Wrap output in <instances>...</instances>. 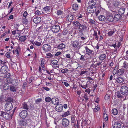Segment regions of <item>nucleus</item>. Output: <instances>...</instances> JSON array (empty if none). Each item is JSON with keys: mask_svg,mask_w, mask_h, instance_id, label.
Masks as SVG:
<instances>
[{"mask_svg": "<svg viewBox=\"0 0 128 128\" xmlns=\"http://www.w3.org/2000/svg\"><path fill=\"white\" fill-rule=\"evenodd\" d=\"M60 30V27L58 25H55L52 26V30L53 32L57 33Z\"/></svg>", "mask_w": 128, "mask_h": 128, "instance_id": "10", "label": "nucleus"}, {"mask_svg": "<svg viewBox=\"0 0 128 128\" xmlns=\"http://www.w3.org/2000/svg\"><path fill=\"white\" fill-rule=\"evenodd\" d=\"M18 37L19 38V40L21 42H24L26 39V36H20V37H19V36Z\"/></svg>", "mask_w": 128, "mask_h": 128, "instance_id": "37", "label": "nucleus"}, {"mask_svg": "<svg viewBox=\"0 0 128 128\" xmlns=\"http://www.w3.org/2000/svg\"><path fill=\"white\" fill-rule=\"evenodd\" d=\"M110 95L106 94L104 96V99L106 101L110 100Z\"/></svg>", "mask_w": 128, "mask_h": 128, "instance_id": "47", "label": "nucleus"}, {"mask_svg": "<svg viewBox=\"0 0 128 128\" xmlns=\"http://www.w3.org/2000/svg\"><path fill=\"white\" fill-rule=\"evenodd\" d=\"M87 83V86H88L89 88L92 86V84L91 82L90 83V81H88L86 82Z\"/></svg>", "mask_w": 128, "mask_h": 128, "instance_id": "60", "label": "nucleus"}, {"mask_svg": "<svg viewBox=\"0 0 128 128\" xmlns=\"http://www.w3.org/2000/svg\"><path fill=\"white\" fill-rule=\"evenodd\" d=\"M112 112L114 115H116L118 113V110L116 108H114L112 109Z\"/></svg>", "mask_w": 128, "mask_h": 128, "instance_id": "43", "label": "nucleus"}, {"mask_svg": "<svg viewBox=\"0 0 128 128\" xmlns=\"http://www.w3.org/2000/svg\"><path fill=\"white\" fill-rule=\"evenodd\" d=\"M10 52H7L6 54V56L8 58H10Z\"/></svg>", "mask_w": 128, "mask_h": 128, "instance_id": "56", "label": "nucleus"}, {"mask_svg": "<svg viewBox=\"0 0 128 128\" xmlns=\"http://www.w3.org/2000/svg\"><path fill=\"white\" fill-rule=\"evenodd\" d=\"M106 18L105 16L104 15H101L98 16L99 20L100 21H104L106 20Z\"/></svg>", "mask_w": 128, "mask_h": 128, "instance_id": "35", "label": "nucleus"}, {"mask_svg": "<svg viewBox=\"0 0 128 128\" xmlns=\"http://www.w3.org/2000/svg\"><path fill=\"white\" fill-rule=\"evenodd\" d=\"M62 125L65 127L68 126L69 124V120L66 118H63L62 120Z\"/></svg>", "mask_w": 128, "mask_h": 128, "instance_id": "15", "label": "nucleus"}, {"mask_svg": "<svg viewBox=\"0 0 128 128\" xmlns=\"http://www.w3.org/2000/svg\"><path fill=\"white\" fill-rule=\"evenodd\" d=\"M22 22V23L26 25L28 23V21L26 18L23 19Z\"/></svg>", "mask_w": 128, "mask_h": 128, "instance_id": "52", "label": "nucleus"}, {"mask_svg": "<svg viewBox=\"0 0 128 128\" xmlns=\"http://www.w3.org/2000/svg\"><path fill=\"white\" fill-rule=\"evenodd\" d=\"M106 20L110 22H112L114 20V18L111 14H108L106 16Z\"/></svg>", "mask_w": 128, "mask_h": 128, "instance_id": "14", "label": "nucleus"}, {"mask_svg": "<svg viewBox=\"0 0 128 128\" xmlns=\"http://www.w3.org/2000/svg\"><path fill=\"white\" fill-rule=\"evenodd\" d=\"M46 56L48 58H51L52 57V55L50 53H49L46 54Z\"/></svg>", "mask_w": 128, "mask_h": 128, "instance_id": "63", "label": "nucleus"}, {"mask_svg": "<svg viewBox=\"0 0 128 128\" xmlns=\"http://www.w3.org/2000/svg\"><path fill=\"white\" fill-rule=\"evenodd\" d=\"M34 44L37 46H40L41 45V43L37 41H35L34 42Z\"/></svg>", "mask_w": 128, "mask_h": 128, "instance_id": "61", "label": "nucleus"}, {"mask_svg": "<svg viewBox=\"0 0 128 128\" xmlns=\"http://www.w3.org/2000/svg\"><path fill=\"white\" fill-rule=\"evenodd\" d=\"M42 48L44 51L48 52L51 50V46L50 45L48 44H44Z\"/></svg>", "mask_w": 128, "mask_h": 128, "instance_id": "12", "label": "nucleus"}, {"mask_svg": "<svg viewBox=\"0 0 128 128\" xmlns=\"http://www.w3.org/2000/svg\"><path fill=\"white\" fill-rule=\"evenodd\" d=\"M100 108L99 106H96L95 108L93 109V111L94 112H96L99 110Z\"/></svg>", "mask_w": 128, "mask_h": 128, "instance_id": "53", "label": "nucleus"}, {"mask_svg": "<svg viewBox=\"0 0 128 128\" xmlns=\"http://www.w3.org/2000/svg\"><path fill=\"white\" fill-rule=\"evenodd\" d=\"M116 8H114V9H113L112 10H111V11L112 13H110L111 14H116V13L117 12H116Z\"/></svg>", "mask_w": 128, "mask_h": 128, "instance_id": "57", "label": "nucleus"}, {"mask_svg": "<svg viewBox=\"0 0 128 128\" xmlns=\"http://www.w3.org/2000/svg\"><path fill=\"white\" fill-rule=\"evenodd\" d=\"M51 102L52 104L57 105L59 104V100L58 98H53L52 99Z\"/></svg>", "mask_w": 128, "mask_h": 128, "instance_id": "20", "label": "nucleus"}, {"mask_svg": "<svg viewBox=\"0 0 128 128\" xmlns=\"http://www.w3.org/2000/svg\"><path fill=\"white\" fill-rule=\"evenodd\" d=\"M42 12L39 11L38 10H37L35 11V14L37 15H40L42 14Z\"/></svg>", "mask_w": 128, "mask_h": 128, "instance_id": "55", "label": "nucleus"}, {"mask_svg": "<svg viewBox=\"0 0 128 128\" xmlns=\"http://www.w3.org/2000/svg\"><path fill=\"white\" fill-rule=\"evenodd\" d=\"M13 108L12 104L10 102H7L5 105V108L7 111L11 110Z\"/></svg>", "mask_w": 128, "mask_h": 128, "instance_id": "6", "label": "nucleus"}, {"mask_svg": "<svg viewBox=\"0 0 128 128\" xmlns=\"http://www.w3.org/2000/svg\"><path fill=\"white\" fill-rule=\"evenodd\" d=\"M10 74L9 73H7L4 76V78H6L5 82L9 84H12L16 86L18 85V83L16 82L18 80H13L10 77Z\"/></svg>", "mask_w": 128, "mask_h": 128, "instance_id": "1", "label": "nucleus"}, {"mask_svg": "<svg viewBox=\"0 0 128 128\" xmlns=\"http://www.w3.org/2000/svg\"><path fill=\"white\" fill-rule=\"evenodd\" d=\"M88 23L92 25H95L96 23L95 21L92 19H90L89 20Z\"/></svg>", "mask_w": 128, "mask_h": 128, "instance_id": "44", "label": "nucleus"}, {"mask_svg": "<svg viewBox=\"0 0 128 128\" xmlns=\"http://www.w3.org/2000/svg\"><path fill=\"white\" fill-rule=\"evenodd\" d=\"M70 114V112L68 110L66 112L64 113L62 115V118H64L68 116Z\"/></svg>", "mask_w": 128, "mask_h": 128, "instance_id": "40", "label": "nucleus"}, {"mask_svg": "<svg viewBox=\"0 0 128 128\" xmlns=\"http://www.w3.org/2000/svg\"><path fill=\"white\" fill-rule=\"evenodd\" d=\"M83 96V98L85 99L86 102L89 99L88 96L86 94H84Z\"/></svg>", "mask_w": 128, "mask_h": 128, "instance_id": "59", "label": "nucleus"}, {"mask_svg": "<svg viewBox=\"0 0 128 128\" xmlns=\"http://www.w3.org/2000/svg\"><path fill=\"white\" fill-rule=\"evenodd\" d=\"M122 17V15L118 13V14H115L114 18V20L117 21L120 20Z\"/></svg>", "mask_w": 128, "mask_h": 128, "instance_id": "24", "label": "nucleus"}, {"mask_svg": "<svg viewBox=\"0 0 128 128\" xmlns=\"http://www.w3.org/2000/svg\"><path fill=\"white\" fill-rule=\"evenodd\" d=\"M10 87V86L9 84L5 82L3 86V89L5 90H8L9 88Z\"/></svg>", "mask_w": 128, "mask_h": 128, "instance_id": "28", "label": "nucleus"}, {"mask_svg": "<svg viewBox=\"0 0 128 128\" xmlns=\"http://www.w3.org/2000/svg\"><path fill=\"white\" fill-rule=\"evenodd\" d=\"M88 26L86 25L83 24H81L80 25L78 28L79 32L83 34V31H85L86 30Z\"/></svg>", "mask_w": 128, "mask_h": 128, "instance_id": "4", "label": "nucleus"}, {"mask_svg": "<svg viewBox=\"0 0 128 128\" xmlns=\"http://www.w3.org/2000/svg\"><path fill=\"white\" fill-rule=\"evenodd\" d=\"M84 48L86 50V54L90 56L92 54V52H93V50L89 49L87 46H86Z\"/></svg>", "mask_w": 128, "mask_h": 128, "instance_id": "18", "label": "nucleus"}, {"mask_svg": "<svg viewBox=\"0 0 128 128\" xmlns=\"http://www.w3.org/2000/svg\"><path fill=\"white\" fill-rule=\"evenodd\" d=\"M72 8L73 10H76L78 9V6L76 4H74L72 5Z\"/></svg>", "mask_w": 128, "mask_h": 128, "instance_id": "38", "label": "nucleus"}, {"mask_svg": "<svg viewBox=\"0 0 128 128\" xmlns=\"http://www.w3.org/2000/svg\"><path fill=\"white\" fill-rule=\"evenodd\" d=\"M4 96L3 95L0 96V106H1L3 102Z\"/></svg>", "mask_w": 128, "mask_h": 128, "instance_id": "54", "label": "nucleus"}, {"mask_svg": "<svg viewBox=\"0 0 128 128\" xmlns=\"http://www.w3.org/2000/svg\"><path fill=\"white\" fill-rule=\"evenodd\" d=\"M122 126L120 123L119 122H115L114 124V128H120Z\"/></svg>", "mask_w": 128, "mask_h": 128, "instance_id": "27", "label": "nucleus"}, {"mask_svg": "<svg viewBox=\"0 0 128 128\" xmlns=\"http://www.w3.org/2000/svg\"><path fill=\"white\" fill-rule=\"evenodd\" d=\"M22 106L23 109L26 110L28 109V106L26 103H23L22 104Z\"/></svg>", "mask_w": 128, "mask_h": 128, "instance_id": "46", "label": "nucleus"}, {"mask_svg": "<svg viewBox=\"0 0 128 128\" xmlns=\"http://www.w3.org/2000/svg\"><path fill=\"white\" fill-rule=\"evenodd\" d=\"M72 23L74 24V26L78 28L80 25L81 24L78 22L77 21H74Z\"/></svg>", "mask_w": 128, "mask_h": 128, "instance_id": "30", "label": "nucleus"}, {"mask_svg": "<svg viewBox=\"0 0 128 128\" xmlns=\"http://www.w3.org/2000/svg\"><path fill=\"white\" fill-rule=\"evenodd\" d=\"M28 114V112L25 110H22L19 113L20 117L22 118H26Z\"/></svg>", "mask_w": 128, "mask_h": 128, "instance_id": "11", "label": "nucleus"}, {"mask_svg": "<svg viewBox=\"0 0 128 128\" xmlns=\"http://www.w3.org/2000/svg\"><path fill=\"white\" fill-rule=\"evenodd\" d=\"M69 70L67 68H65L61 70V72L64 73H67L68 72Z\"/></svg>", "mask_w": 128, "mask_h": 128, "instance_id": "51", "label": "nucleus"}, {"mask_svg": "<svg viewBox=\"0 0 128 128\" xmlns=\"http://www.w3.org/2000/svg\"><path fill=\"white\" fill-rule=\"evenodd\" d=\"M117 96L118 98H121L122 100H125L126 98V96L123 95H122L120 93H118L117 94Z\"/></svg>", "mask_w": 128, "mask_h": 128, "instance_id": "31", "label": "nucleus"}, {"mask_svg": "<svg viewBox=\"0 0 128 128\" xmlns=\"http://www.w3.org/2000/svg\"><path fill=\"white\" fill-rule=\"evenodd\" d=\"M42 98H38L35 101V102L36 104H38L40 103V102H42Z\"/></svg>", "mask_w": 128, "mask_h": 128, "instance_id": "50", "label": "nucleus"}, {"mask_svg": "<svg viewBox=\"0 0 128 128\" xmlns=\"http://www.w3.org/2000/svg\"><path fill=\"white\" fill-rule=\"evenodd\" d=\"M124 72V70L123 69H119L116 72V74L120 75L122 74Z\"/></svg>", "mask_w": 128, "mask_h": 128, "instance_id": "32", "label": "nucleus"}, {"mask_svg": "<svg viewBox=\"0 0 128 128\" xmlns=\"http://www.w3.org/2000/svg\"><path fill=\"white\" fill-rule=\"evenodd\" d=\"M88 12L90 13H92L95 12L96 11V7L89 6L87 8Z\"/></svg>", "mask_w": 128, "mask_h": 128, "instance_id": "8", "label": "nucleus"}, {"mask_svg": "<svg viewBox=\"0 0 128 128\" xmlns=\"http://www.w3.org/2000/svg\"><path fill=\"white\" fill-rule=\"evenodd\" d=\"M44 39L49 44H53L55 42L54 37L50 36L47 35Z\"/></svg>", "mask_w": 128, "mask_h": 128, "instance_id": "3", "label": "nucleus"}, {"mask_svg": "<svg viewBox=\"0 0 128 128\" xmlns=\"http://www.w3.org/2000/svg\"><path fill=\"white\" fill-rule=\"evenodd\" d=\"M10 90L11 92H15L16 91V89L14 86H11L10 87Z\"/></svg>", "mask_w": 128, "mask_h": 128, "instance_id": "42", "label": "nucleus"}, {"mask_svg": "<svg viewBox=\"0 0 128 128\" xmlns=\"http://www.w3.org/2000/svg\"><path fill=\"white\" fill-rule=\"evenodd\" d=\"M18 123L21 126L24 127L28 126L27 121L26 119H22L18 121Z\"/></svg>", "mask_w": 128, "mask_h": 128, "instance_id": "7", "label": "nucleus"}, {"mask_svg": "<svg viewBox=\"0 0 128 128\" xmlns=\"http://www.w3.org/2000/svg\"><path fill=\"white\" fill-rule=\"evenodd\" d=\"M106 57L105 54H102L99 56L98 58L100 61H102L106 58Z\"/></svg>", "mask_w": 128, "mask_h": 128, "instance_id": "23", "label": "nucleus"}, {"mask_svg": "<svg viewBox=\"0 0 128 128\" xmlns=\"http://www.w3.org/2000/svg\"><path fill=\"white\" fill-rule=\"evenodd\" d=\"M113 5L115 8H119L120 3L118 1H116L114 2Z\"/></svg>", "mask_w": 128, "mask_h": 128, "instance_id": "33", "label": "nucleus"}, {"mask_svg": "<svg viewBox=\"0 0 128 128\" xmlns=\"http://www.w3.org/2000/svg\"><path fill=\"white\" fill-rule=\"evenodd\" d=\"M76 116H72L71 117L72 125V124H74L76 123L75 120Z\"/></svg>", "mask_w": 128, "mask_h": 128, "instance_id": "41", "label": "nucleus"}, {"mask_svg": "<svg viewBox=\"0 0 128 128\" xmlns=\"http://www.w3.org/2000/svg\"><path fill=\"white\" fill-rule=\"evenodd\" d=\"M0 116L4 120H10L12 118V115L11 114L8 113L6 112L1 111L0 112Z\"/></svg>", "mask_w": 128, "mask_h": 128, "instance_id": "2", "label": "nucleus"}, {"mask_svg": "<svg viewBox=\"0 0 128 128\" xmlns=\"http://www.w3.org/2000/svg\"><path fill=\"white\" fill-rule=\"evenodd\" d=\"M84 56L81 55V57L80 58V60L83 61H84L85 60V59L84 58Z\"/></svg>", "mask_w": 128, "mask_h": 128, "instance_id": "64", "label": "nucleus"}, {"mask_svg": "<svg viewBox=\"0 0 128 128\" xmlns=\"http://www.w3.org/2000/svg\"><path fill=\"white\" fill-rule=\"evenodd\" d=\"M65 45L63 43H62L59 44L58 46V48L59 49L62 50L65 47Z\"/></svg>", "mask_w": 128, "mask_h": 128, "instance_id": "36", "label": "nucleus"}, {"mask_svg": "<svg viewBox=\"0 0 128 128\" xmlns=\"http://www.w3.org/2000/svg\"><path fill=\"white\" fill-rule=\"evenodd\" d=\"M66 20L68 21L71 22L73 20V16L71 14H69L66 17Z\"/></svg>", "mask_w": 128, "mask_h": 128, "instance_id": "29", "label": "nucleus"}, {"mask_svg": "<svg viewBox=\"0 0 128 128\" xmlns=\"http://www.w3.org/2000/svg\"><path fill=\"white\" fill-rule=\"evenodd\" d=\"M87 83L86 81L81 82L80 86L83 88L86 89L88 87Z\"/></svg>", "mask_w": 128, "mask_h": 128, "instance_id": "25", "label": "nucleus"}, {"mask_svg": "<svg viewBox=\"0 0 128 128\" xmlns=\"http://www.w3.org/2000/svg\"><path fill=\"white\" fill-rule=\"evenodd\" d=\"M123 67L124 68L128 69V63H127L126 61H124L123 63Z\"/></svg>", "mask_w": 128, "mask_h": 128, "instance_id": "45", "label": "nucleus"}, {"mask_svg": "<svg viewBox=\"0 0 128 128\" xmlns=\"http://www.w3.org/2000/svg\"><path fill=\"white\" fill-rule=\"evenodd\" d=\"M50 6H46L43 8V11L44 13H48L50 12Z\"/></svg>", "mask_w": 128, "mask_h": 128, "instance_id": "21", "label": "nucleus"}, {"mask_svg": "<svg viewBox=\"0 0 128 128\" xmlns=\"http://www.w3.org/2000/svg\"><path fill=\"white\" fill-rule=\"evenodd\" d=\"M114 79L116 80V82L118 83H123L124 82V80L123 78L120 77H118V76L117 75H114Z\"/></svg>", "mask_w": 128, "mask_h": 128, "instance_id": "13", "label": "nucleus"}, {"mask_svg": "<svg viewBox=\"0 0 128 128\" xmlns=\"http://www.w3.org/2000/svg\"><path fill=\"white\" fill-rule=\"evenodd\" d=\"M96 4V0H92L89 2L88 4L89 6L96 7L95 6Z\"/></svg>", "mask_w": 128, "mask_h": 128, "instance_id": "22", "label": "nucleus"}, {"mask_svg": "<svg viewBox=\"0 0 128 128\" xmlns=\"http://www.w3.org/2000/svg\"><path fill=\"white\" fill-rule=\"evenodd\" d=\"M63 108L62 104H58L56 106L55 109L56 111L58 112H61Z\"/></svg>", "mask_w": 128, "mask_h": 128, "instance_id": "16", "label": "nucleus"}, {"mask_svg": "<svg viewBox=\"0 0 128 128\" xmlns=\"http://www.w3.org/2000/svg\"><path fill=\"white\" fill-rule=\"evenodd\" d=\"M79 42L77 40L72 42L71 45L74 50H76L79 48Z\"/></svg>", "mask_w": 128, "mask_h": 128, "instance_id": "5", "label": "nucleus"}, {"mask_svg": "<svg viewBox=\"0 0 128 128\" xmlns=\"http://www.w3.org/2000/svg\"><path fill=\"white\" fill-rule=\"evenodd\" d=\"M125 9L124 8H120L118 11V13L121 15L124 14Z\"/></svg>", "mask_w": 128, "mask_h": 128, "instance_id": "34", "label": "nucleus"}, {"mask_svg": "<svg viewBox=\"0 0 128 128\" xmlns=\"http://www.w3.org/2000/svg\"><path fill=\"white\" fill-rule=\"evenodd\" d=\"M78 122V120L77 121V122L76 124L75 122L72 128H79V124Z\"/></svg>", "mask_w": 128, "mask_h": 128, "instance_id": "48", "label": "nucleus"}, {"mask_svg": "<svg viewBox=\"0 0 128 128\" xmlns=\"http://www.w3.org/2000/svg\"><path fill=\"white\" fill-rule=\"evenodd\" d=\"M63 13V12L62 11L60 10H58L57 12L58 15H61Z\"/></svg>", "mask_w": 128, "mask_h": 128, "instance_id": "62", "label": "nucleus"}, {"mask_svg": "<svg viewBox=\"0 0 128 128\" xmlns=\"http://www.w3.org/2000/svg\"><path fill=\"white\" fill-rule=\"evenodd\" d=\"M51 63L52 64V66L53 67L56 68H59V65L58 64V62L57 60H53L52 61Z\"/></svg>", "mask_w": 128, "mask_h": 128, "instance_id": "19", "label": "nucleus"}, {"mask_svg": "<svg viewBox=\"0 0 128 128\" xmlns=\"http://www.w3.org/2000/svg\"><path fill=\"white\" fill-rule=\"evenodd\" d=\"M128 87L126 86H123L120 89V92L122 94L124 95L126 94L128 92Z\"/></svg>", "mask_w": 128, "mask_h": 128, "instance_id": "9", "label": "nucleus"}, {"mask_svg": "<svg viewBox=\"0 0 128 128\" xmlns=\"http://www.w3.org/2000/svg\"><path fill=\"white\" fill-rule=\"evenodd\" d=\"M41 18L40 17H37L34 18L33 21L34 22L35 24H38L40 23L41 21Z\"/></svg>", "mask_w": 128, "mask_h": 128, "instance_id": "26", "label": "nucleus"}, {"mask_svg": "<svg viewBox=\"0 0 128 128\" xmlns=\"http://www.w3.org/2000/svg\"><path fill=\"white\" fill-rule=\"evenodd\" d=\"M52 99H51L50 97L47 96L45 98V100L46 102H49L50 101L51 102Z\"/></svg>", "mask_w": 128, "mask_h": 128, "instance_id": "49", "label": "nucleus"}, {"mask_svg": "<svg viewBox=\"0 0 128 128\" xmlns=\"http://www.w3.org/2000/svg\"><path fill=\"white\" fill-rule=\"evenodd\" d=\"M94 36H95V39L98 40V33L96 30H94V33L93 34Z\"/></svg>", "mask_w": 128, "mask_h": 128, "instance_id": "39", "label": "nucleus"}, {"mask_svg": "<svg viewBox=\"0 0 128 128\" xmlns=\"http://www.w3.org/2000/svg\"><path fill=\"white\" fill-rule=\"evenodd\" d=\"M8 66H6L4 65L1 68L0 71L2 73L4 74L7 72L8 71Z\"/></svg>", "mask_w": 128, "mask_h": 128, "instance_id": "17", "label": "nucleus"}, {"mask_svg": "<svg viewBox=\"0 0 128 128\" xmlns=\"http://www.w3.org/2000/svg\"><path fill=\"white\" fill-rule=\"evenodd\" d=\"M46 64L45 60L44 59H42L41 61L40 66H44Z\"/></svg>", "mask_w": 128, "mask_h": 128, "instance_id": "58", "label": "nucleus"}]
</instances>
